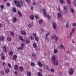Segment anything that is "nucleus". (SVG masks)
Here are the masks:
<instances>
[{
    "label": "nucleus",
    "mask_w": 76,
    "mask_h": 76,
    "mask_svg": "<svg viewBox=\"0 0 76 76\" xmlns=\"http://www.w3.org/2000/svg\"><path fill=\"white\" fill-rule=\"evenodd\" d=\"M73 73V69L72 68H71L69 70V72L70 75H72Z\"/></svg>",
    "instance_id": "1"
},
{
    "label": "nucleus",
    "mask_w": 76,
    "mask_h": 76,
    "mask_svg": "<svg viewBox=\"0 0 76 76\" xmlns=\"http://www.w3.org/2000/svg\"><path fill=\"white\" fill-rule=\"evenodd\" d=\"M17 6L18 7H21V6H23V4L22 2H19L18 4H17Z\"/></svg>",
    "instance_id": "2"
},
{
    "label": "nucleus",
    "mask_w": 76,
    "mask_h": 76,
    "mask_svg": "<svg viewBox=\"0 0 76 76\" xmlns=\"http://www.w3.org/2000/svg\"><path fill=\"white\" fill-rule=\"evenodd\" d=\"M55 39V42H57V40L58 39V37L56 36V35H54L52 37V39Z\"/></svg>",
    "instance_id": "3"
},
{
    "label": "nucleus",
    "mask_w": 76,
    "mask_h": 76,
    "mask_svg": "<svg viewBox=\"0 0 76 76\" xmlns=\"http://www.w3.org/2000/svg\"><path fill=\"white\" fill-rule=\"evenodd\" d=\"M52 26L53 28L55 30H56L57 28V25H56V24L54 22H53L52 23Z\"/></svg>",
    "instance_id": "4"
},
{
    "label": "nucleus",
    "mask_w": 76,
    "mask_h": 76,
    "mask_svg": "<svg viewBox=\"0 0 76 76\" xmlns=\"http://www.w3.org/2000/svg\"><path fill=\"white\" fill-rule=\"evenodd\" d=\"M42 12H43V13H44V15H45V17H47V15L45 13V12H46V10H45V9H42Z\"/></svg>",
    "instance_id": "5"
},
{
    "label": "nucleus",
    "mask_w": 76,
    "mask_h": 76,
    "mask_svg": "<svg viewBox=\"0 0 76 76\" xmlns=\"http://www.w3.org/2000/svg\"><path fill=\"white\" fill-rule=\"evenodd\" d=\"M58 48L59 49H61V48H63L64 50H65V48L64 47L63 44H61L60 45V46H59Z\"/></svg>",
    "instance_id": "6"
},
{
    "label": "nucleus",
    "mask_w": 76,
    "mask_h": 76,
    "mask_svg": "<svg viewBox=\"0 0 76 76\" xmlns=\"http://www.w3.org/2000/svg\"><path fill=\"white\" fill-rule=\"evenodd\" d=\"M73 32H74V29H73L72 30V31L69 34V36L67 37V38H70L72 37V34H73Z\"/></svg>",
    "instance_id": "7"
},
{
    "label": "nucleus",
    "mask_w": 76,
    "mask_h": 76,
    "mask_svg": "<svg viewBox=\"0 0 76 76\" xmlns=\"http://www.w3.org/2000/svg\"><path fill=\"white\" fill-rule=\"evenodd\" d=\"M52 64L53 65H56V66H57L59 64V63L58 61H56L55 62H53L52 63Z\"/></svg>",
    "instance_id": "8"
},
{
    "label": "nucleus",
    "mask_w": 76,
    "mask_h": 76,
    "mask_svg": "<svg viewBox=\"0 0 76 76\" xmlns=\"http://www.w3.org/2000/svg\"><path fill=\"white\" fill-rule=\"evenodd\" d=\"M19 38L23 42H25V40H24V39H23V37L22 36H19Z\"/></svg>",
    "instance_id": "9"
},
{
    "label": "nucleus",
    "mask_w": 76,
    "mask_h": 76,
    "mask_svg": "<svg viewBox=\"0 0 76 76\" xmlns=\"http://www.w3.org/2000/svg\"><path fill=\"white\" fill-rule=\"evenodd\" d=\"M52 61L53 62V63L55 61H56V58L54 56H53L52 57Z\"/></svg>",
    "instance_id": "10"
},
{
    "label": "nucleus",
    "mask_w": 76,
    "mask_h": 76,
    "mask_svg": "<svg viewBox=\"0 0 76 76\" xmlns=\"http://www.w3.org/2000/svg\"><path fill=\"white\" fill-rule=\"evenodd\" d=\"M12 11L13 13H16V9L15 7L13 8Z\"/></svg>",
    "instance_id": "11"
},
{
    "label": "nucleus",
    "mask_w": 76,
    "mask_h": 76,
    "mask_svg": "<svg viewBox=\"0 0 76 76\" xmlns=\"http://www.w3.org/2000/svg\"><path fill=\"white\" fill-rule=\"evenodd\" d=\"M5 72L6 73H8L10 72V69L9 68H7L5 70Z\"/></svg>",
    "instance_id": "12"
},
{
    "label": "nucleus",
    "mask_w": 76,
    "mask_h": 76,
    "mask_svg": "<svg viewBox=\"0 0 76 76\" xmlns=\"http://www.w3.org/2000/svg\"><path fill=\"white\" fill-rule=\"evenodd\" d=\"M37 64L39 67H42V64H41V63L40 62H38Z\"/></svg>",
    "instance_id": "13"
},
{
    "label": "nucleus",
    "mask_w": 76,
    "mask_h": 76,
    "mask_svg": "<svg viewBox=\"0 0 76 76\" xmlns=\"http://www.w3.org/2000/svg\"><path fill=\"white\" fill-rule=\"evenodd\" d=\"M27 75L28 76H31V74L30 72L27 71Z\"/></svg>",
    "instance_id": "14"
},
{
    "label": "nucleus",
    "mask_w": 76,
    "mask_h": 76,
    "mask_svg": "<svg viewBox=\"0 0 76 76\" xmlns=\"http://www.w3.org/2000/svg\"><path fill=\"white\" fill-rule=\"evenodd\" d=\"M14 69L15 70H17L18 69V66L17 65H15L14 66Z\"/></svg>",
    "instance_id": "15"
},
{
    "label": "nucleus",
    "mask_w": 76,
    "mask_h": 76,
    "mask_svg": "<svg viewBox=\"0 0 76 76\" xmlns=\"http://www.w3.org/2000/svg\"><path fill=\"white\" fill-rule=\"evenodd\" d=\"M23 49V47L21 46L20 47H18V50H22Z\"/></svg>",
    "instance_id": "16"
},
{
    "label": "nucleus",
    "mask_w": 76,
    "mask_h": 76,
    "mask_svg": "<svg viewBox=\"0 0 76 76\" xmlns=\"http://www.w3.org/2000/svg\"><path fill=\"white\" fill-rule=\"evenodd\" d=\"M18 13L19 15L20 16V17H21L22 15V13H21V12H20V11L18 10Z\"/></svg>",
    "instance_id": "17"
},
{
    "label": "nucleus",
    "mask_w": 76,
    "mask_h": 76,
    "mask_svg": "<svg viewBox=\"0 0 76 76\" xmlns=\"http://www.w3.org/2000/svg\"><path fill=\"white\" fill-rule=\"evenodd\" d=\"M16 20L17 19L16 17H14L12 21L14 22H16Z\"/></svg>",
    "instance_id": "18"
},
{
    "label": "nucleus",
    "mask_w": 76,
    "mask_h": 76,
    "mask_svg": "<svg viewBox=\"0 0 76 76\" xmlns=\"http://www.w3.org/2000/svg\"><path fill=\"white\" fill-rule=\"evenodd\" d=\"M21 33L23 35H26V32L25 31H21Z\"/></svg>",
    "instance_id": "19"
},
{
    "label": "nucleus",
    "mask_w": 76,
    "mask_h": 76,
    "mask_svg": "<svg viewBox=\"0 0 76 76\" xmlns=\"http://www.w3.org/2000/svg\"><path fill=\"white\" fill-rule=\"evenodd\" d=\"M3 50L4 52L6 53V47H4L3 48Z\"/></svg>",
    "instance_id": "20"
},
{
    "label": "nucleus",
    "mask_w": 76,
    "mask_h": 76,
    "mask_svg": "<svg viewBox=\"0 0 76 76\" xmlns=\"http://www.w3.org/2000/svg\"><path fill=\"white\" fill-rule=\"evenodd\" d=\"M58 18H61V17H62V15H61L60 13H59L58 14Z\"/></svg>",
    "instance_id": "21"
},
{
    "label": "nucleus",
    "mask_w": 76,
    "mask_h": 76,
    "mask_svg": "<svg viewBox=\"0 0 76 76\" xmlns=\"http://www.w3.org/2000/svg\"><path fill=\"white\" fill-rule=\"evenodd\" d=\"M30 19L31 20H34V16L33 15H31L30 16Z\"/></svg>",
    "instance_id": "22"
},
{
    "label": "nucleus",
    "mask_w": 76,
    "mask_h": 76,
    "mask_svg": "<svg viewBox=\"0 0 76 76\" xmlns=\"http://www.w3.org/2000/svg\"><path fill=\"white\" fill-rule=\"evenodd\" d=\"M50 32H48L47 33H46L45 36L46 38H47V36L48 35H50Z\"/></svg>",
    "instance_id": "23"
},
{
    "label": "nucleus",
    "mask_w": 76,
    "mask_h": 76,
    "mask_svg": "<svg viewBox=\"0 0 76 76\" xmlns=\"http://www.w3.org/2000/svg\"><path fill=\"white\" fill-rule=\"evenodd\" d=\"M33 45L34 48H37V44L36 43H34L33 44Z\"/></svg>",
    "instance_id": "24"
},
{
    "label": "nucleus",
    "mask_w": 76,
    "mask_h": 76,
    "mask_svg": "<svg viewBox=\"0 0 76 76\" xmlns=\"http://www.w3.org/2000/svg\"><path fill=\"white\" fill-rule=\"evenodd\" d=\"M29 39H34V37L32 36H31L29 37Z\"/></svg>",
    "instance_id": "25"
},
{
    "label": "nucleus",
    "mask_w": 76,
    "mask_h": 76,
    "mask_svg": "<svg viewBox=\"0 0 76 76\" xmlns=\"http://www.w3.org/2000/svg\"><path fill=\"white\" fill-rule=\"evenodd\" d=\"M0 40L1 41H3L4 40V37L1 36L0 38Z\"/></svg>",
    "instance_id": "26"
},
{
    "label": "nucleus",
    "mask_w": 76,
    "mask_h": 76,
    "mask_svg": "<svg viewBox=\"0 0 76 76\" xmlns=\"http://www.w3.org/2000/svg\"><path fill=\"white\" fill-rule=\"evenodd\" d=\"M13 53L12 51H11L9 53V56H11L13 55Z\"/></svg>",
    "instance_id": "27"
},
{
    "label": "nucleus",
    "mask_w": 76,
    "mask_h": 76,
    "mask_svg": "<svg viewBox=\"0 0 76 76\" xmlns=\"http://www.w3.org/2000/svg\"><path fill=\"white\" fill-rule=\"evenodd\" d=\"M7 39L8 41H10L11 40H12L11 38L9 37H7Z\"/></svg>",
    "instance_id": "28"
},
{
    "label": "nucleus",
    "mask_w": 76,
    "mask_h": 76,
    "mask_svg": "<svg viewBox=\"0 0 76 76\" xmlns=\"http://www.w3.org/2000/svg\"><path fill=\"white\" fill-rule=\"evenodd\" d=\"M26 41L27 44H29L30 42V41H29V39H26Z\"/></svg>",
    "instance_id": "29"
},
{
    "label": "nucleus",
    "mask_w": 76,
    "mask_h": 76,
    "mask_svg": "<svg viewBox=\"0 0 76 76\" xmlns=\"http://www.w3.org/2000/svg\"><path fill=\"white\" fill-rule=\"evenodd\" d=\"M70 12L71 13H74V10L72 8H71L70 10Z\"/></svg>",
    "instance_id": "30"
},
{
    "label": "nucleus",
    "mask_w": 76,
    "mask_h": 76,
    "mask_svg": "<svg viewBox=\"0 0 76 76\" xmlns=\"http://www.w3.org/2000/svg\"><path fill=\"white\" fill-rule=\"evenodd\" d=\"M42 20H39V24H41L42 23Z\"/></svg>",
    "instance_id": "31"
},
{
    "label": "nucleus",
    "mask_w": 76,
    "mask_h": 76,
    "mask_svg": "<svg viewBox=\"0 0 76 76\" xmlns=\"http://www.w3.org/2000/svg\"><path fill=\"white\" fill-rule=\"evenodd\" d=\"M60 2L61 4H63V3H64V1H63V0H60Z\"/></svg>",
    "instance_id": "32"
},
{
    "label": "nucleus",
    "mask_w": 76,
    "mask_h": 76,
    "mask_svg": "<svg viewBox=\"0 0 76 76\" xmlns=\"http://www.w3.org/2000/svg\"><path fill=\"white\" fill-rule=\"evenodd\" d=\"M35 16L36 19H38L39 18V17H38V15H36Z\"/></svg>",
    "instance_id": "33"
},
{
    "label": "nucleus",
    "mask_w": 76,
    "mask_h": 76,
    "mask_svg": "<svg viewBox=\"0 0 76 76\" xmlns=\"http://www.w3.org/2000/svg\"><path fill=\"white\" fill-rule=\"evenodd\" d=\"M0 7H1V8L2 9H4V6H3V4H1Z\"/></svg>",
    "instance_id": "34"
},
{
    "label": "nucleus",
    "mask_w": 76,
    "mask_h": 76,
    "mask_svg": "<svg viewBox=\"0 0 76 76\" xmlns=\"http://www.w3.org/2000/svg\"><path fill=\"white\" fill-rule=\"evenodd\" d=\"M16 57H17L16 55L14 56H13V60H16Z\"/></svg>",
    "instance_id": "35"
},
{
    "label": "nucleus",
    "mask_w": 76,
    "mask_h": 76,
    "mask_svg": "<svg viewBox=\"0 0 76 76\" xmlns=\"http://www.w3.org/2000/svg\"><path fill=\"white\" fill-rule=\"evenodd\" d=\"M31 66H35V64L33 62H31Z\"/></svg>",
    "instance_id": "36"
},
{
    "label": "nucleus",
    "mask_w": 76,
    "mask_h": 76,
    "mask_svg": "<svg viewBox=\"0 0 76 76\" xmlns=\"http://www.w3.org/2000/svg\"><path fill=\"white\" fill-rule=\"evenodd\" d=\"M50 71L51 72L53 73V72H54V69L53 68H51L50 69Z\"/></svg>",
    "instance_id": "37"
},
{
    "label": "nucleus",
    "mask_w": 76,
    "mask_h": 76,
    "mask_svg": "<svg viewBox=\"0 0 76 76\" xmlns=\"http://www.w3.org/2000/svg\"><path fill=\"white\" fill-rule=\"evenodd\" d=\"M37 75L38 76H42V74H41V73L40 72H38L37 73Z\"/></svg>",
    "instance_id": "38"
},
{
    "label": "nucleus",
    "mask_w": 76,
    "mask_h": 76,
    "mask_svg": "<svg viewBox=\"0 0 76 76\" xmlns=\"http://www.w3.org/2000/svg\"><path fill=\"white\" fill-rule=\"evenodd\" d=\"M54 52L55 54H56L57 53V50L56 49H55L54 50Z\"/></svg>",
    "instance_id": "39"
},
{
    "label": "nucleus",
    "mask_w": 76,
    "mask_h": 76,
    "mask_svg": "<svg viewBox=\"0 0 76 76\" xmlns=\"http://www.w3.org/2000/svg\"><path fill=\"white\" fill-rule=\"evenodd\" d=\"M66 10H64L63 11V12L64 13H66Z\"/></svg>",
    "instance_id": "40"
},
{
    "label": "nucleus",
    "mask_w": 76,
    "mask_h": 76,
    "mask_svg": "<svg viewBox=\"0 0 76 76\" xmlns=\"http://www.w3.org/2000/svg\"><path fill=\"white\" fill-rule=\"evenodd\" d=\"M35 39L36 40V41H38V37H37V36H35Z\"/></svg>",
    "instance_id": "41"
},
{
    "label": "nucleus",
    "mask_w": 76,
    "mask_h": 76,
    "mask_svg": "<svg viewBox=\"0 0 76 76\" xmlns=\"http://www.w3.org/2000/svg\"><path fill=\"white\" fill-rule=\"evenodd\" d=\"M45 68L46 69V70H47L48 69V66L47 65H45Z\"/></svg>",
    "instance_id": "42"
},
{
    "label": "nucleus",
    "mask_w": 76,
    "mask_h": 76,
    "mask_svg": "<svg viewBox=\"0 0 76 76\" xmlns=\"http://www.w3.org/2000/svg\"><path fill=\"white\" fill-rule=\"evenodd\" d=\"M64 10H67V7L66 6H64Z\"/></svg>",
    "instance_id": "43"
},
{
    "label": "nucleus",
    "mask_w": 76,
    "mask_h": 76,
    "mask_svg": "<svg viewBox=\"0 0 76 76\" xmlns=\"http://www.w3.org/2000/svg\"><path fill=\"white\" fill-rule=\"evenodd\" d=\"M74 5L76 6V0H74Z\"/></svg>",
    "instance_id": "44"
},
{
    "label": "nucleus",
    "mask_w": 76,
    "mask_h": 76,
    "mask_svg": "<svg viewBox=\"0 0 76 76\" xmlns=\"http://www.w3.org/2000/svg\"><path fill=\"white\" fill-rule=\"evenodd\" d=\"M10 34H11V35H12V36H14V33H13V32L12 31H11Z\"/></svg>",
    "instance_id": "45"
},
{
    "label": "nucleus",
    "mask_w": 76,
    "mask_h": 76,
    "mask_svg": "<svg viewBox=\"0 0 76 76\" xmlns=\"http://www.w3.org/2000/svg\"><path fill=\"white\" fill-rule=\"evenodd\" d=\"M68 27H69V23H67L66 25V28H68Z\"/></svg>",
    "instance_id": "46"
},
{
    "label": "nucleus",
    "mask_w": 76,
    "mask_h": 76,
    "mask_svg": "<svg viewBox=\"0 0 76 76\" xmlns=\"http://www.w3.org/2000/svg\"><path fill=\"white\" fill-rule=\"evenodd\" d=\"M20 70H21V71H22V70H23V68L22 67L20 66Z\"/></svg>",
    "instance_id": "47"
},
{
    "label": "nucleus",
    "mask_w": 76,
    "mask_h": 76,
    "mask_svg": "<svg viewBox=\"0 0 76 76\" xmlns=\"http://www.w3.org/2000/svg\"><path fill=\"white\" fill-rule=\"evenodd\" d=\"M8 66L9 67H10V68L11 67H12L11 65L9 63L8 64Z\"/></svg>",
    "instance_id": "48"
},
{
    "label": "nucleus",
    "mask_w": 76,
    "mask_h": 76,
    "mask_svg": "<svg viewBox=\"0 0 76 76\" xmlns=\"http://www.w3.org/2000/svg\"><path fill=\"white\" fill-rule=\"evenodd\" d=\"M0 73L1 74H2V75H4V72L3 71H1L0 72Z\"/></svg>",
    "instance_id": "49"
},
{
    "label": "nucleus",
    "mask_w": 76,
    "mask_h": 76,
    "mask_svg": "<svg viewBox=\"0 0 76 76\" xmlns=\"http://www.w3.org/2000/svg\"><path fill=\"white\" fill-rule=\"evenodd\" d=\"M67 1L68 4H70V0H67Z\"/></svg>",
    "instance_id": "50"
},
{
    "label": "nucleus",
    "mask_w": 76,
    "mask_h": 76,
    "mask_svg": "<svg viewBox=\"0 0 76 76\" xmlns=\"http://www.w3.org/2000/svg\"><path fill=\"white\" fill-rule=\"evenodd\" d=\"M36 4V2H32V5L33 6H34V5H35V4Z\"/></svg>",
    "instance_id": "51"
},
{
    "label": "nucleus",
    "mask_w": 76,
    "mask_h": 76,
    "mask_svg": "<svg viewBox=\"0 0 76 76\" xmlns=\"http://www.w3.org/2000/svg\"><path fill=\"white\" fill-rule=\"evenodd\" d=\"M26 1H27V3L28 4L30 2V1L29 0H25Z\"/></svg>",
    "instance_id": "52"
},
{
    "label": "nucleus",
    "mask_w": 76,
    "mask_h": 76,
    "mask_svg": "<svg viewBox=\"0 0 76 76\" xmlns=\"http://www.w3.org/2000/svg\"><path fill=\"white\" fill-rule=\"evenodd\" d=\"M72 25L73 26H75L76 25V24L75 23H72Z\"/></svg>",
    "instance_id": "53"
},
{
    "label": "nucleus",
    "mask_w": 76,
    "mask_h": 76,
    "mask_svg": "<svg viewBox=\"0 0 76 76\" xmlns=\"http://www.w3.org/2000/svg\"><path fill=\"white\" fill-rule=\"evenodd\" d=\"M47 17L48 19H50V18H51V17H50V16L49 15H48L47 16Z\"/></svg>",
    "instance_id": "54"
},
{
    "label": "nucleus",
    "mask_w": 76,
    "mask_h": 76,
    "mask_svg": "<svg viewBox=\"0 0 76 76\" xmlns=\"http://www.w3.org/2000/svg\"><path fill=\"white\" fill-rule=\"evenodd\" d=\"M1 58H2V60H4L5 58H4V57L3 56H2Z\"/></svg>",
    "instance_id": "55"
},
{
    "label": "nucleus",
    "mask_w": 76,
    "mask_h": 76,
    "mask_svg": "<svg viewBox=\"0 0 76 76\" xmlns=\"http://www.w3.org/2000/svg\"><path fill=\"white\" fill-rule=\"evenodd\" d=\"M32 56H35V53H32Z\"/></svg>",
    "instance_id": "56"
},
{
    "label": "nucleus",
    "mask_w": 76,
    "mask_h": 76,
    "mask_svg": "<svg viewBox=\"0 0 76 76\" xmlns=\"http://www.w3.org/2000/svg\"><path fill=\"white\" fill-rule=\"evenodd\" d=\"M25 45V44L21 43V47H23V46H24V45Z\"/></svg>",
    "instance_id": "57"
},
{
    "label": "nucleus",
    "mask_w": 76,
    "mask_h": 76,
    "mask_svg": "<svg viewBox=\"0 0 76 76\" xmlns=\"http://www.w3.org/2000/svg\"><path fill=\"white\" fill-rule=\"evenodd\" d=\"M10 5V4L9 3H8L7 4V6H9Z\"/></svg>",
    "instance_id": "58"
},
{
    "label": "nucleus",
    "mask_w": 76,
    "mask_h": 76,
    "mask_svg": "<svg viewBox=\"0 0 76 76\" xmlns=\"http://www.w3.org/2000/svg\"><path fill=\"white\" fill-rule=\"evenodd\" d=\"M2 26H3V24L2 23H0V27H1Z\"/></svg>",
    "instance_id": "59"
},
{
    "label": "nucleus",
    "mask_w": 76,
    "mask_h": 76,
    "mask_svg": "<svg viewBox=\"0 0 76 76\" xmlns=\"http://www.w3.org/2000/svg\"><path fill=\"white\" fill-rule=\"evenodd\" d=\"M33 35H34V37H36V34H35V33H33Z\"/></svg>",
    "instance_id": "60"
},
{
    "label": "nucleus",
    "mask_w": 76,
    "mask_h": 76,
    "mask_svg": "<svg viewBox=\"0 0 76 76\" xmlns=\"http://www.w3.org/2000/svg\"><path fill=\"white\" fill-rule=\"evenodd\" d=\"M2 64L4 66V65H5V62H4L2 63Z\"/></svg>",
    "instance_id": "61"
},
{
    "label": "nucleus",
    "mask_w": 76,
    "mask_h": 76,
    "mask_svg": "<svg viewBox=\"0 0 76 76\" xmlns=\"http://www.w3.org/2000/svg\"><path fill=\"white\" fill-rule=\"evenodd\" d=\"M33 9H34V7H33L32 6H31V10H33Z\"/></svg>",
    "instance_id": "62"
},
{
    "label": "nucleus",
    "mask_w": 76,
    "mask_h": 76,
    "mask_svg": "<svg viewBox=\"0 0 76 76\" xmlns=\"http://www.w3.org/2000/svg\"><path fill=\"white\" fill-rule=\"evenodd\" d=\"M14 74H15V75H17V72L15 71L14 72Z\"/></svg>",
    "instance_id": "63"
},
{
    "label": "nucleus",
    "mask_w": 76,
    "mask_h": 76,
    "mask_svg": "<svg viewBox=\"0 0 76 76\" xmlns=\"http://www.w3.org/2000/svg\"><path fill=\"white\" fill-rule=\"evenodd\" d=\"M31 24H30V25H29V26H28V27H29V28H31Z\"/></svg>",
    "instance_id": "64"
}]
</instances>
